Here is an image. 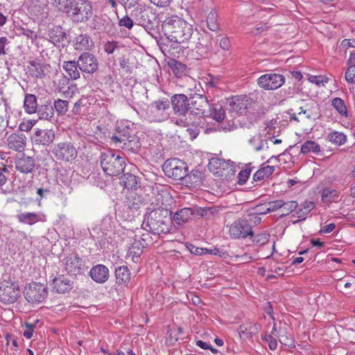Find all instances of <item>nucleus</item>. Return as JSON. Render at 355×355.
Listing matches in <instances>:
<instances>
[{
	"instance_id": "1",
	"label": "nucleus",
	"mask_w": 355,
	"mask_h": 355,
	"mask_svg": "<svg viewBox=\"0 0 355 355\" xmlns=\"http://www.w3.org/2000/svg\"><path fill=\"white\" fill-rule=\"evenodd\" d=\"M166 38L171 42L184 43L189 40L193 32V26L184 19L172 17L162 24Z\"/></svg>"
},
{
	"instance_id": "2",
	"label": "nucleus",
	"mask_w": 355,
	"mask_h": 355,
	"mask_svg": "<svg viewBox=\"0 0 355 355\" xmlns=\"http://www.w3.org/2000/svg\"><path fill=\"white\" fill-rule=\"evenodd\" d=\"M130 16L134 19L136 24L144 27L150 36L157 40L160 35L159 19L151 10L139 6L131 11Z\"/></svg>"
},
{
	"instance_id": "3",
	"label": "nucleus",
	"mask_w": 355,
	"mask_h": 355,
	"mask_svg": "<svg viewBox=\"0 0 355 355\" xmlns=\"http://www.w3.org/2000/svg\"><path fill=\"white\" fill-rule=\"evenodd\" d=\"M173 212L167 209L157 208L152 210L146 219V225L154 234H164L170 232Z\"/></svg>"
},
{
	"instance_id": "4",
	"label": "nucleus",
	"mask_w": 355,
	"mask_h": 355,
	"mask_svg": "<svg viewBox=\"0 0 355 355\" xmlns=\"http://www.w3.org/2000/svg\"><path fill=\"white\" fill-rule=\"evenodd\" d=\"M261 218L257 215H248L234 221L229 228L230 236L234 239H244L252 238V228L261 223Z\"/></svg>"
},
{
	"instance_id": "5",
	"label": "nucleus",
	"mask_w": 355,
	"mask_h": 355,
	"mask_svg": "<svg viewBox=\"0 0 355 355\" xmlns=\"http://www.w3.org/2000/svg\"><path fill=\"white\" fill-rule=\"evenodd\" d=\"M100 164L103 172L110 176L120 175L126 166L125 157L112 150L101 153Z\"/></svg>"
},
{
	"instance_id": "6",
	"label": "nucleus",
	"mask_w": 355,
	"mask_h": 355,
	"mask_svg": "<svg viewBox=\"0 0 355 355\" xmlns=\"http://www.w3.org/2000/svg\"><path fill=\"white\" fill-rule=\"evenodd\" d=\"M69 10L70 11L66 14L76 23L86 22L93 15L92 3L89 0H75Z\"/></svg>"
},
{
	"instance_id": "7",
	"label": "nucleus",
	"mask_w": 355,
	"mask_h": 355,
	"mask_svg": "<svg viewBox=\"0 0 355 355\" xmlns=\"http://www.w3.org/2000/svg\"><path fill=\"white\" fill-rule=\"evenodd\" d=\"M164 174L168 178L183 182L188 172V166L186 162L179 159H171L165 161L162 166Z\"/></svg>"
},
{
	"instance_id": "8",
	"label": "nucleus",
	"mask_w": 355,
	"mask_h": 355,
	"mask_svg": "<svg viewBox=\"0 0 355 355\" xmlns=\"http://www.w3.org/2000/svg\"><path fill=\"white\" fill-rule=\"evenodd\" d=\"M21 297V291L17 282L3 280L0 282V302L4 304L15 303Z\"/></svg>"
},
{
	"instance_id": "9",
	"label": "nucleus",
	"mask_w": 355,
	"mask_h": 355,
	"mask_svg": "<svg viewBox=\"0 0 355 355\" xmlns=\"http://www.w3.org/2000/svg\"><path fill=\"white\" fill-rule=\"evenodd\" d=\"M51 153L58 161L71 162L77 157V150L71 141H61L53 146Z\"/></svg>"
},
{
	"instance_id": "10",
	"label": "nucleus",
	"mask_w": 355,
	"mask_h": 355,
	"mask_svg": "<svg viewBox=\"0 0 355 355\" xmlns=\"http://www.w3.org/2000/svg\"><path fill=\"white\" fill-rule=\"evenodd\" d=\"M25 299L31 304H39L44 301L48 295L46 286L41 283L31 282L25 286Z\"/></svg>"
},
{
	"instance_id": "11",
	"label": "nucleus",
	"mask_w": 355,
	"mask_h": 355,
	"mask_svg": "<svg viewBox=\"0 0 355 355\" xmlns=\"http://www.w3.org/2000/svg\"><path fill=\"white\" fill-rule=\"evenodd\" d=\"M205 116L203 112H197L189 108L187 113L178 119L175 123L182 127L203 128L205 121Z\"/></svg>"
},
{
	"instance_id": "12",
	"label": "nucleus",
	"mask_w": 355,
	"mask_h": 355,
	"mask_svg": "<svg viewBox=\"0 0 355 355\" xmlns=\"http://www.w3.org/2000/svg\"><path fill=\"white\" fill-rule=\"evenodd\" d=\"M285 83V77L279 73H270L261 76L257 83L266 90H275L282 87Z\"/></svg>"
},
{
	"instance_id": "13",
	"label": "nucleus",
	"mask_w": 355,
	"mask_h": 355,
	"mask_svg": "<svg viewBox=\"0 0 355 355\" xmlns=\"http://www.w3.org/2000/svg\"><path fill=\"white\" fill-rule=\"evenodd\" d=\"M65 271L70 275L76 276L83 272L84 261L76 252L69 254L62 261Z\"/></svg>"
},
{
	"instance_id": "14",
	"label": "nucleus",
	"mask_w": 355,
	"mask_h": 355,
	"mask_svg": "<svg viewBox=\"0 0 355 355\" xmlns=\"http://www.w3.org/2000/svg\"><path fill=\"white\" fill-rule=\"evenodd\" d=\"M79 69L87 73H94L98 68V62L96 56L89 52L83 53L78 58Z\"/></svg>"
},
{
	"instance_id": "15",
	"label": "nucleus",
	"mask_w": 355,
	"mask_h": 355,
	"mask_svg": "<svg viewBox=\"0 0 355 355\" xmlns=\"http://www.w3.org/2000/svg\"><path fill=\"white\" fill-rule=\"evenodd\" d=\"M48 40L58 49H64L69 45L67 34L60 26L50 28L47 33Z\"/></svg>"
},
{
	"instance_id": "16",
	"label": "nucleus",
	"mask_w": 355,
	"mask_h": 355,
	"mask_svg": "<svg viewBox=\"0 0 355 355\" xmlns=\"http://www.w3.org/2000/svg\"><path fill=\"white\" fill-rule=\"evenodd\" d=\"M133 128L134 123L129 121L118 123L115 128V133L112 136L111 139L115 144L125 141V139H128V137L130 138L132 135H135Z\"/></svg>"
},
{
	"instance_id": "17",
	"label": "nucleus",
	"mask_w": 355,
	"mask_h": 355,
	"mask_svg": "<svg viewBox=\"0 0 355 355\" xmlns=\"http://www.w3.org/2000/svg\"><path fill=\"white\" fill-rule=\"evenodd\" d=\"M253 101L246 95L235 96L230 102V111L237 114H245L249 108L251 107Z\"/></svg>"
},
{
	"instance_id": "18",
	"label": "nucleus",
	"mask_w": 355,
	"mask_h": 355,
	"mask_svg": "<svg viewBox=\"0 0 355 355\" xmlns=\"http://www.w3.org/2000/svg\"><path fill=\"white\" fill-rule=\"evenodd\" d=\"M174 114L180 117L189 110V99L184 94H176L171 97L169 101Z\"/></svg>"
},
{
	"instance_id": "19",
	"label": "nucleus",
	"mask_w": 355,
	"mask_h": 355,
	"mask_svg": "<svg viewBox=\"0 0 355 355\" xmlns=\"http://www.w3.org/2000/svg\"><path fill=\"white\" fill-rule=\"evenodd\" d=\"M90 28L97 33L112 34L114 31V24L110 19L95 16L90 23Z\"/></svg>"
},
{
	"instance_id": "20",
	"label": "nucleus",
	"mask_w": 355,
	"mask_h": 355,
	"mask_svg": "<svg viewBox=\"0 0 355 355\" xmlns=\"http://www.w3.org/2000/svg\"><path fill=\"white\" fill-rule=\"evenodd\" d=\"M54 139L55 132L52 130L37 128L32 135L33 143L38 146H49Z\"/></svg>"
},
{
	"instance_id": "21",
	"label": "nucleus",
	"mask_w": 355,
	"mask_h": 355,
	"mask_svg": "<svg viewBox=\"0 0 355 355\" xmlns=\"http://www.w3.org/2000/svg\"><path fill=\"white\" fill-rule=\"evenodd\" d=\"M28 64L31 75L36 79H42L50 72V65L42 60H30Z\"/></svg>"
},
{
	"instance_id": "22",
	"label": "nucleus",
	"mask_w": 355,
	"mask_h": 355,
	"mask_svg": "<svg viewBox=\"0 0 355 355\" xmlns=\"http://www.w3.org/2000/svg\"><path fill=\"white\" fill-rule=\"evenodd\" d=\"M89 276L95 282L103 284L109 279V270L103 264H97L91 268Z\"/></svg>"
},
{
	"instance_id": "23",
	"label": "nucleus",
	"mask_w": 355,
	"mask_h": 355,
	"mask_svg": "<svg viewBox=\"0 0 355 355\" xmlns=\"http://www.w3.org/2000/svg\"><path fill=\"white\" fill-rule=\"evenodd\" d=\"M73 282L64 275H59L52 280L51 286L53 291L58 293L69 292L73 288Z\"/></svg>"
},
{
	"instance_id": "24",
	"label": "nucleus",
	"mask_w": 355,
	"mask_h": 355,
	"mask_svg": "<svg viewBox=\"0 0 355 355\" xmlns=\"http://www.w3.org/2000/svg\"><path fill=\"white\" fill-rule=\"evenodd\" d=\"M148 245L144 241H136L131 244L127 253V258H130L135 263H139L141 260V254L144 249Z\"/></svg>"
},
{
	"instance_id": "25",
	"label": "nucleus",
	"mask_w": 355,
	"mask_h": 355,
	"mask_svg": "<svg viewBox=\"0 0 355 355\" xmlns=\"http://www.w3.org/2000/svg\"><path fill=\"white\" fill-rule=\"evenodd\" d=\"M189 104L190 110L197 112H203L205 116L206 115L205 109L210 105L207 97L196 94L191 98Z\"/></svg>"
},
{
	"instance_id": "26",
	"label": "nucleus",
	"mask_w": 355,
	"mask_h": 355,
	"mask_svg": "<svg viewBox=\"0 0 355 355\" xmlns=\"http://www.w3.org/2000/svg\"><path fill=\"white\" fill-rule=\"evenodd\" d=\"M8 146L10 149L21 152L26 146V137L22 133H12L7 139Z\"/></svg>"
},
{
	"instance_id": "27",
	"label": "nucleus",
	"mask_w": 355,
	"mask_h": 355,
	"mask_svg": "<svg viewBox=\"0 0 355 355\" xmlns=\"http://www.w3.org/2000/svg\"><path fill=\"white\" fill-rule=\"evenodd\" d=\"M73 46L76 50L88 51L94 46V42L87 33H80L74 37Z\"/></svg>"
},
{
	"instance_id": "28",
	"label": "nucleus",
	"mask_w": 355,
	"mask_h": 355,
	"mask_svg": "<svg viewBox=\"0 0 355 355\" xmlns=\"http://www.w3.org/2000/svg\"><path fill=\"white\" fill-rule=\"evenodd\" d=\"M212 35L205 31L196 42V49L200 53H207L212 49Z\"/></svg>"
},
{
	"instance_id": "29",
	"label": "nucleus",
	"mask_w": 355,
	"mask_h": 355,
	"mask_svg": "<svg viewBox=\"0 0 355 355\" xmlns=\"http://www.w3.org/2000/svg\"><path fill=\"white\" fill-rule=\"evenodd\" d=\"M195 214L194 210L191 207H184L175 211L172 216V222L173 221L178 225L187 223L192 219Z\"/></svg>"
},
{
	"instance_id": "30",
	"label": "nucleus",
	"mask_w": 355,
	"mask_h": 355,
	"mask_svg": "<svg viewBox=\"0 0 355 355\" xmlns=\"http://www.w3.org/2000/svg\"><path fill=\"white\" fill-rule=\"evenodd\" d=\"M315 202L313 201L305 200L300 205H298L297 208L295 210V214L293 216H297L300 219L293 222V224H296L300 221L304 220L306 218V215L309 214L311 210L315 207Z\"/></svg>"
},
{
	"instance_id": "31",
	"label": "nucleus",
	"mask_w": 355,
	"mask_h": 355,
	"mask_svg": "<svg viewBox=\"0 0 355 355\" xmlns=\"http://www.w3.org/2000/svg\"><path fill=\"white\" fill-rule=\"evenodd\" d=\"M125 140L119 143L121 144L120 146L123 150L132 153H137L139 150L141 143L136 135H132L130 138L128 137V139Z\"/></svg>"
},
{
	"instance_id": "32",
	"label": "nucleus",
	"mask_w": 355,
	"mask_h": 355,
	"mask_svg": "<svg viewBox=\"0 0 355 355\" xmlns=\"http://www.w3.org/2000/svg\"><path fill=\"white\" fill-rule=\"evenodd\" d=\"M121 184L128 189L136 190L140 187L139 178L132 173H125L120 179Z\"/></svg>"
},
{
	"instance_id": "33",
	"label": "nucleus",
	"mask_w": 355,
	"mask_h": 355,
	"mask_svg": "<svg viewBox=\"0 0 355 355\" xmlns=\"http://www.w3.org/2000/svg\"><path fill=\"white\" fill-rule=\"evenodd\" d=\"M151 107L161 116L162 119H168L169 116L167 111L170 108V102L167 98L159 99L151 103Z\"/></svg>"
},
{
	"instance_id": "34",
	"label": "nucleus",
	"mask_w": 355,
	"mask_h": 355,
	"mask_svg": "<svg viewBox=\"0 0 355 355\" xmlns=\"http://www.w3.org/2000/svg\"><path fill=\"white\" fill-rule=\"evenodd\" d=\"M37 112L40 119L47 121H52L54 117V107L51 100H46L38 108Z\"/></svg>"
},
{
	"instance_id": "35",
	"label": "nucleus",
	"mask_w": 355,
	"mask_h": 355,
	"mask_svg": "<svg viewBox=\"0 0 355 355\" xmlns=\"http://www.w3.org/2000/svg\"><path fill=\"white\" fill-rule=\"evenodd\" d=\"M35 167V160L32 157H23L15 163V168L23 173L32 172Z\"/></svg>"
},
{
	"instance_id": "36",
	"label": "nucleus",
	"mask_w": 355,
	"mask_h": 355,
	"mask_svg": "<svg viewBox=\"0 0 355 355\" xmlns=\"http://www.w3.org/2000/svg\"><path fill=\"white\" fill-rule=\"evenodd\" d=\"M202 182V173L198 169L192 170L190 173L187 172L183 180L182 184L187 187H198Z\"/></svg>"
},
{
	"instance_id": "37",
	"label": "nucleus",
	"mask_w": 355,
	"mask_h": 355,
	"mask_svg": "<svg viewBox=\"0 0 355 355\" xmlns=\"http://www.w3.org/2000/svg\"><path fill=\"white\" fill-rule=\"evenodd\" d=\"M225 113L220 104L210 105L209 110L206 112L205 118H211L217 122H223L225 119Z\"/></svg>"
},
{
	"instance_id": "38",
	"label": "nucleus",
	"mask_w": 355,
	"mask_h": 355,
	"mask_svg": "<svg viewBox=\"0 0 355 355\" xmlns=\"http://www.w3.org/2000/svg\"><path fill=\"white\" fill-rule=\"evenodd\" d=\"M24 108L26 113H36L39 106L37 104V97L32 94H26L24 101Z\"/></svg>"
},
{
	"instance_id": "39",
	"label": "nucleus",
	"mask_w": 355,
	"mask_h": 355,
	"mask_svg": "<svg viewBox=\"0 0 355 355\" xmlns=\"http://www.w3.org/2000/svg\"><path fill=\"white\" fill-rule=\"evenodd\" d=\"M116 284L119 285L127 284L130 280V272L125 266H119L115 269Z\"/></svg>"
},
{
	"instance_id": "40",
	"label": "nucleus",
	"mask_w": 355,
	"mask_h": 355,
	"mask_svg": "<svg viewBox=\"0 0 355 355\" xmlns=\"http://www.w3.org/2000/svg\"><path fill=\"white\" fill-rule=\"evenodd\" d=\"M62 68L72 80H77L80 76V69L77 61H64Z\"/></svg>"
},
{
	"instance_id": "41",
	"label": "nucleus",
	"mask_w": 355,
	"mask_h": 355,
	"mask_svg": "<svg viewBox=\"0 0 355 355\" xmlns=\"http://www.w3.org/2000/svg\"><path fill=\"white\" fill-rule=\"evenodd\" d=\"M17 218L20 223L33 225L38 221H42L41 216L33 212H24L17 215Z\"/></svg>"
},
{
	"instance_id": "42",
	"label": "nucleus",
	"mask_w": 355,
	"mask_h": 355,
	"mask_svg": "<svg viewBox=\"0 0 355 355\" xmlns=\"http://www.w3.org/2000/svg\"><path fill=\"white\" fill-rule=\"evenodd\" d=\"M306 108L304 109V114L309 119H316L320 116V108L318 104L310 100L305 105Z\"/></svg>"
},
{
	"instance_id": "43",
	"label": "nucleus",
	"mask_w": 355,
	"mask_h": 355,
	"mask_svg": "<svg viewBox=\"0 0 355 355\" xmlns=\"http://www.w3.org/2000/svg\"><path fill=\"white\" fill-rule=\"evenodd\" d=\"M168 66L172 70L176 77H181L185 73L187 67L186 64L175 59H170L168 61Z\"/></svg>"
},
{
	"instance_id": "44",
	"label": "nucleus",
	"mask_w": 355,
	"mask_h": 355,
	"mask_svg": "<svg viewBox=\"0 0 355 355\" xmlns=\"http://www.w3.org/2000/svg\"><path fill=\"white\" fill-rule=\"evenodd\" d=\"M320 151V146L315 141L307 140L301 146V153L302 154H308L310 153L319 154Z\"/></svg>"
},
{
	"instance_id": "45",
	"label": "nucleus",
	"mask_w": 355,
	"mask_h": 355,
	"mask_svg": "<svg viewBox=\"0 0 355 355\" xmlns=\"http://www.w3.org/2000/svg\"><path fill=\"white\" fill-rule=\"evenodd\" d=\"M75 0H48V2L51 4L58 10L66 13L70 11L69 8L72 6L73 1Z\"/></svg>"
},
{
	"instance_id": "46",
	"label": "nucleus",
	"mask_w": 355,
	"mask_h": 355,
	"mask_svg": "<svg viewBox=\"0 0 355 355\" xmlns=\"http://www.w3.org/2000/svg\"><path fill=\"white\" fill-rule=\"evenodd\" d=\"M275 171V166H266L259 168L254 175L253 180L255 182L263 180L265 178H268Z\"/></svg>"
},
{
	"instance_id": "47",
	"label": "nucleus",
	"mask_w": 355,
	"mask_h": 355,
	"mask_svg": "<svg viewBox=\"0 0 355 355\" xmlns=\"http://www.w3.org/2000/svg\"><path fill=\"white\" fill-rule=\"evenodd\" d=\"M279 332V340L282 344L291 348L295 347V340L291 334L287 331L286 328L280 329Z\"/></svg>"
},
{
	"instance_id": "48",
	"label": "nucleus",
	"mask_w": 355,
	"mask_h": 355,
	"mask_svg": "<svg viewBox=\"0 0 355 355\" xmlns=\"http://www.w3.org/2000/svg\"><path fill=\"white\" fill-rule=\"evenodd\" d=\"M321 197L323 202H331L337 200L339 193L336 189L326 187L322 189Z\"/></svg>"
},
{
	"instance_id": "49",
	"label": "nucleus",
	"mask_w": 355,
	"mask_h": 355,
	"mask_svg": "<svg viewBox=\"0 0 355 355\" xmlns=\"http://www.w3.org/2000/svg\"><path fill=\"white\" fill-rule=\"evenodd\" d=\"M217 17H218V15H217L216 12L214 10H211L208 14L207 20H206L207 28L210 31H214V32L217 31L220 28L219 24L217 21Z\"/></svg>"
},
{
	"instance_id": "50",
	"label": "nucleus",
	"mask_w": 355,
	"mask_h": 355,
	"mask_svg": "<svg viewBox=\"0 0 355 355\" xmlns=\"http://www.w3.org/2000/svg\"><path fill=\"white\" fill-rule=\"evenodd\" d=\"M327 137L329 141L338 146L344 144L347 139L345 135L336 131L329 133Z\"/></svg>"
},
{
	"instance_id": "51",
	"label": "nucleus",
	"mask_w": 355,
	"mask_h": 355,
	"mask_svg": "<svg viewBox=\"0 0 355 355\" xmlns=\"http://www.w3.org/2000/svg\"><path fill=\"white\" fill-rule=\"evenodd\" d=\"M54 110L58 115H64L69 109V101L66 100L57 99L53 103Z\"/></svg>"
},
{
	"instance_id": "52",
	"label": "nucleus",
	"mask_w": 355,
	"mask_h": 355,
	"mask_svg": "<svg viewBox=\"0 0 355 355\" xmlns=\"http://www.w3.org/2000/svg\"><path fill=\"white\" fill-rule=\"evenodd\" d=\"M331 104L333 107L343 116H347V110L344 101L338 97L332 100Z\"/></svg>"
},
{
	"instance_id": "53",
	"label": "nucleus",
	"mask_w": 355,
	"mask_h": 355,
	"mask_svg": "<svg viewBox=\"0 0 355 355\" xmlns=\"http://www.w3.org/2000/svg\"><path fill=\"white\" fill-rule=\"evenodd\" d=\"M216 211V209L214 207H199L197 209L196 214L200 217L209 218L214 216Z\"/></svg>"
},
{
	"instance_id": "54",
	"label": "nucleus",
	"mask_w": 355,
	"mask_h": 355,
	"mask_svg": "<svg viewBox=\"0 0 355 355\" xmlns=\"http://www.w3.org/2000/svg\"><path fill=\"white\" fill-rule=\"evenodd\" d=\"M232 164L233 162L230 163V160L228 162H226L220 159H212V162H210L209 165H213L216 168H222L223 170L228 169V168H230V170L232 171L233 173H234V171H233L232 169Z\"/></svg>"
},
{
	"instance_id": "55",
	"label": "nucleus",
	"mask_w": 355,
	"mask_h": 355,
	"mask_svg": "<svg viewBox=\"0 0 355 355\" xmlns=\"http://www.w3.org/2000/svg\"><path fill=\"white\" fill-rule=\"evenodd\" d=\"M297 207L298 203L296 201H290L287 202H284V205L282 207L283 209L284 213L280 215V218H283L293 211L295 212Z\"/></svg>"
},
{
	"instance_id": "56",
	"label": "nucleus",
	"mask_w": 355,
	"mask_h": 355,
	"mask_svg": "<svg viewBox=\"0 0 355 355\" xmlns=\"http://www.w3.org/2000/svg\"><path fill=\"white\" fill-rule=\"evenodd\" d=\"M251 239L254 243L263 245L268 243L269 240V234L266 233H260L257 235L254 234L253 237Z\"/></svg>"
},
{
	"instance_id": "57",
	"label": "nucleus",
	"mask_w": 355,
	"mask_h": 355,
	"mask_svg": "<svg viewBox=\"0 0 355 355\" xmlns=\"http://www.w3.org/2000/svg\"><path fill=\"white\" fill-rule=\"evenodd\" d=\"M251 173V168L247 167L245 169L241 170L238 174V184H244L248 180Z\"/></svg>"
},
{
	"instance_id": "58",
	"label": "nucleus",
	"mask_w": 355,
	"mask_h": 355,
	"mask_svg": "<svg viewBox=\"0 0 355 355\" xmlns=\"http://www.w3.org/2000/svg\"><path fill=\"white\" fill-rule=\"evenodd\" d=\"M134 19L130 16L125 15L119 21V26L131 29L134 26Z\"/></svg>"
},
{
	"instance_id": "59",
	"label": "nucleus",
	"mask_w": 355,
	"mask_h": 355,
	"mask_svg": "<svg viewBox=\"0 0 355 355\" xmlns=\"http://www.w3.org/2000/svg\"><path fill=\"white\" fill-rule=\"evenodd\" d=\"M284 205V202L282 200H277L275 201H271L268 202L266 205V207H268V211H275Z\"/></svg>"
},
{
	"instance_id": "60",
	"label": "nucleus",
	"mask_w": 355,
	"mask_h": 355,
	"mask_svg": "<svg viewBox=\"0 0 355 355\" xmlns=\"http://www.w3.org/2000/svg\"><path fill=\"white\" fill-rule=\"evenodd\" d=\"M345 79L348 83L355 84V64H351L347 69Z\"/></svg>"
},
{
	"instance_id": "61",
	"label": "nucleus",
	"mask_w": 355,
	"mask_h": 355,
	"mask_svg": "<svg viewBox=\"0 0 355 355\" xmlns=\"http://www.w3.org/2000/svg\"><path fill=\"white\" fill-rule=\"evenodd\" d=\"M103 49L107 53H113L116 49H119L118 42L114 40L107 41L104 44Z\"/></svg>"
},
{
	"instance_id": "62",
	"label": "nucleus",
	"mask_w": 355,
	"mask_h": 355,
	"mask_svg": "<svg viewBox=\"0 0 355 355\" xmlns=\"http://www.w3.org/2000/svg\"><path fill=\"white\" fill-rule=\"evenodd\" d=\"M249 141L256 151H259L264 148V141L259 137H254Z\"/></svg>"
},
{
	"instance_id": "63",
	"label": "nucleus",
	"mask_w": 355,
	"mask_h": 355,
	"mask_svg": "<svg viewBox=\"0 0 355 355\" xmlns=\"http://www.w3.org/2000/svg\"><path fill=\"white\" fill-rule=\"evenodd\" d=\"M35 327L34 324L26 322L25 329L23 333L24 336L27 339H30L33 336Z\"/></svg>"
},
{
	"instance_id": "64",
	"label": "nucleus",
	"mask_w": 355,
	"mask_h": 355,
	"mask_svg": "<svg viewBox=\"0 0 355 355\" xmlns=\"http://www.w3.org/2000/svg\"><path fill=\"white\" fill-rule=\"evenodd\" d=\"M309 80L317 85H320L323 83L327 82V78L322 76H311Z\"/></svg>"
}]
</instances>
